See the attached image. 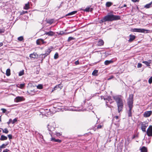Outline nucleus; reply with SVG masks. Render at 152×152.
<instances>
[{"instance_id": "39", "label": "nucleus", "mask_w": 152, "mask_h": 152, "mask_svg": "<svg viewBox=\"0 0 152 152\" xmlns=\"http://www.w3.org/2000/svg\"><path fill=\"white\" fill-rule=\"evenodd\" d=\"M25 86L24 83L20 84H19V86H18V87H19L20 88H23Z\"/></svg>"}, {"instance_id": "16", "label": "nucleus", "mask_w": 152, "mask_h": 152, "mask_svg": "<svg viewBox=\"0 0 152 152\" xmlns=\"http://www.w3.org/2000/svg\"><path fill=\"white\" fill-rule=\"evenodd\" d=\"M38 56V55L36 53H33L30 55L29 57L31 58H35Z\"/></svg>"}, {"instance_id": "26", "label": "nucleus", "mask_w": 152, "mask_h": 152, "mask_svg": "<svg viewBox=\"0 0 152 152\" xmlns=\"http://www.w3.org/2000/svg\"><path fill=\"white\" fill-rule=\"evenodd\" d=\"M9 142H7L5 143L2 144L0 146V148H5L6 146L8 144Z\"/></svg>"}, {"instance_id": "32", "label": "nucleus", "mask_w": 152, "mask_h": 152, "mask_svg": "<svg viewBox=\"0 0 152 152\" xmlns=\"http://www.w3.org/2000/svg\"><path fill=\"white\" fill-rule=\"evenodd\" d=\"M113 4V3L110 2H107L106 3V6L107 7H109Z\"/></svg>"}, {"instance_id": "56", "label": "nucleus", "mask_w": 152, "mask_h": 152, "mask_svg": "<svg viewBox=\"0 0 152 152\" xmlns=\"http://www.w3.org/2000/svg\"><path fill=\"white\" fill-rule=\"evenodd\" d=\"M113 78V76H111L108 79V80H110Z\"/></svg>"}, {"instance_id": "54", "label": "nucleus", "mask_w": 152, "mask_h": 152, "mask_svg": "<svg viewBox=\"0 0 152 152\" xmlns=\"http://www.w3.org/2000/svg\"><path fill=\"white\" fill-rule=\"evenodd\" d=\"M75 64L76 65H78L79 64V61L78 60L76 61L75 62Z\"/></svg>"}, {"instance_id": "52", "label": "nucleus", "mask_w": 152, "mask_h": 152, "mask_svg": "<svg viewBox=\"0 0 152 152\" xmlns=\"http://www.w3.org/2000/svg\"><path fill=\"white\" fill-rule=\"evenodd\" d=\"M11 122L12 123V120L11 119H10L9 120V121L7 122V123L9 125Z\"/></svg>"}, {"instance_id": "18", "label": "nucleus", "mask_w": 152, "mask_h": 152, "mask_svg": "<svg viewBox=\"0 0 152 152\" xmlns=\"http://www.w3.org/2000/svg\"><path fill=\"white\" fill-rule=\"evenodd\" d=\"M152 1H151L150 3L147 4L144 6V8L146 9H148L150 7H152Z\"/></svg>"}, {"instance_id": "63", "label": "nucleus", "mask_w": 152, "mask_h": 152, "mask_svg": "<svg viewBox=\"0 0 152 152\" xmlns=\"http://www.w3.org/2000/svg\"><path fill=\"white\" fill-rule=\"evenodd\" d=\"M136 137V136L135 135H134L133 136V137H132V138L133 139H134V138Z\"/></svg>"}, {"instance_id": "46", "label": "nucleus", "mask_w": 152, "mask_h": 152, "mask_svg": "<svg viewBox=\"0 0 152 152\" xmlns=\"http://www.w3.org/2000/svg\"><path fill=\"white\" fill-rule=\"evenodd\" d=\"M56 134L57 136L58 137L61 136L62 135V133L56 132Z\"/></svg>"}, {"instance_id": "37", "label": "nucleus", "mask_w": 152, "mask_h": 152, "mask_svg": "<svg viewBox=\"0 0 152 152\" xmlns=\"http://www.w3.org/2000/svg\"><path fill=\"white\" fill-rule=\"evenodd\" d=\"M1 129L2 130L3 133H5L6 134L8 133L9 131L7 128H5L4 129Z\"/></svg>"}, {"instance_id": "29", "label": "nucleus", "mask_w": 152, "mask_h": 152, "mask_svg": "<svg viewBox=\"0 0 152 152\" xmlns=\"http://www.w3.org/2000/svg\"><path fill=\"white\" fill-rule=\"evenodd\" d=\"M140 150L141 152H147V149L145 146H143L140 149Z\"/></svg>"}, {"instance_id": "22", "label": "nucleus", "mask_w": 152, "mask_h": 152, "mask_svg": "<svg viewBox=\"0 0 152 152\" xmlns=\"http://www.w3.org/2000/svg\"><path fill=\"white\" fill-rule=\"evenodd\" d=\"M84 10L86 12H91L93 10V9L90 7H87Z\"/></svg>"}, {"instance_id": "12", "label": "nucleus", "mask_w": 152, "mask_h": 152, "mask_svg": "<svg viewBox=\"0 0 152 152\" xmlns=\"http://www.w3.org/2000/svg\"><path fill=\"white\" fill-rule=\"evenodd\" d=\"M129 39L128 40V42H132L135 38V36L134 35L130 34L129 36Z\"/></svg>"}, {"instance_id": "1", "label": "nucleus", "mask_w": 152, "mask_h": 152, "mask_svg": "<svg viewBox=\"0 0 152 152\" xmlns=\"http://www.w3.org/2000/svg\"><path fill=\"white\" fill-rule=\"evenodd\" d=\"M121 17L120 16L114 15L112 14L107 15L104 17L101 20L102 22L107 21H111L114 20H120Z\"/></svg>"}, {"instance_id": "23", "label": "nucleus", "mask_w": 152, "mask_h": 152, "mask_svg": "<svg viewBox=\"0 0 152 152\" xmlns=\"http://www.w3.org/2000/svg\"><path fill=\"white\" fill-rule=\"evenodd\" d=\"M113 61L112 60H106L104 62V64L105 65H108V64L113 63Z\"/></svg>"}, {"instance_id": "24", "label": "nucleus", "mask_w": 152, "mask_h": 152, "mask_svg": "<svg viewBox=\"0 0 152 152\" xmlns=\"http://www.w3.org/2000/svg\"><path fill=\"white\" fill-rule=\"evenodd\" d=\"M104 42L103 40H99L97 43V45L98 46H101L102 45H103L104 44Z\"/></svg>"}, {"instance_id": "59", "label": "nucleus", "mask_w": 152, "mask_h": 152, "mask_svg": "<svg viewBox=\"0 0 152 152\" xmlns=\"http://www.w3.org/2000/svg\"><path fill=\"white\" fill-rule=\"evenodd\" d=\"M31 91H28V92L29 94H31V95H34V93H35V92H34L33 93H32V94H31V93L30 92Z\"/></svg>"}, {"instance_id": "61", "label": "nucleus", "mask_w": 152, "mask_h": 152, "mask_svg": "<svg viewBox=\"0 0 152 152\" xmlns=\"http://www.w3.org/2000/svg\"><path fill=\"white\" fill-rule=\"evenodd\" d=\"M126 4H124V5L123 6L121 7V8H123V7H126Z\"/></svg>"}, {"instance_id": "45", "label": "nucleus", "mask_w": 152, "mask_h": 152, "mask_svg": "<svg viewBox=\"0 0 152 152\" xmlns=\"http://www.w3.org/2000/svg\"><path fill=\"white\" fill-rule=\"evenodd\" d=\"M74 39V38L73 37H69L68 38V42H69L70 41H71L72 40Z\"/></svg>"}, {"instance_id": "42", "label": "nucleus", "mask_w": 152, "mask_h": 152, "mask_svg": "<svg viewBox=\"0 0 152 152\" xmlns=\"http://www.w3.org/2000/svg\"><path fill=\"white\" fill-rule=\"evenodd\" d=\"M18 39L19 41H22L23 39V37L20 36L18 38Z\"/></svg>"}, {"instance_id": "27", "label": "nucleus", "mask_w": 152, "mask_h": 152, "mask_svg": "<svg viewBox=\"0 0 152 152\" xmlns=\"http://www.w3.org/2000/svg\"><path fill=\"white\" fill-rule=\"evenodd\" d=\"M77 12V11H74L69 13L66 15V16L72 15L76 13Z\"/></svg>"}, {"instance_id": "3", "label": "nucleus", "mask_w": 152, "mask_h": 152, "mask_svg": "<svg viewBox=\"0 0 152 152\" xmlns=\"http://www.w3.org/2000/svg\"><path fill=\"white\" fill-rule=\"evenodd\" d=\"M148 31V30L144 29L137 28H132L131 30V31L132 32L146 33H147Z\"/></svg>"}, {"instance_id": "57", "label": "nucleus", "mask_w": 152, "mask_h": 152, "mask_svg": "<svg viewBox=\"0 0 152 152\" xmlns=\"http://www.w3.org/2000/svg\"><path fill=\"white\" fill-rule=\"evenodd\" d=\"M114 118L116 119V120H118V116H115L114 118Z\"/></svg>"}, {"instance_id": "53", "label": "nucleus", "mask_w": 152, "mask_h": 152, "mask_svg": "<svg viewBox=\"0 0 152 152\" xmlns=\"http://www.w3.org/2000/svg\"><path fill=\"white\" fill-rule=\"evenodd\" d=\"M9 151H10V150L9 149H6L3 151V152H8Z\"/></svg>"}, {"instance_id": "6", "label": "nucleus", "mask_w": 152, "mask_h": 152, "mask_svg": "<svg viewBox=\"0 0 152 152\" xmlns=\"http://www.w3.org/2000/svg\"><path fill=\"white\" fill-rule=\"evenodd\" d=\"M147 135L148 136H152V126H150L146 131Z\"/></svg>"}, {"instance_id": "17", "label": "nucleus", "mask_w": 152, "mask_h": 152, "mask_svg": "<svg viewBox=\"0 0 152 152\" xmlns=\"http://www.w3.org/2000/svg\"><path fill=\"white\" fill-rule=\"evenodd\" d=\"M151 60H149L148 61H143L142 63L145 64L147 66H150V64L151 63Z\"/></svg>"}, {"instance_id": "11", "label": "nucleus", "mask_w": 152, "mask_h": 152, "mask_svg": "<svg viewBox=\"0 0 152 152\" xmlns=\"http://www.w3.org/2000/svg\"><path fill=\"white\" fill-rule=\"evenodd\" d=\"M152 113L151 111L145 112L144 114V116L145 117H148L151 115Z\"/></svg>"}, {"instance_id": "40", "label": "nucleus", "mask_w": 152, "mask_h": 152, "mask_svg": "<svg viewBox=\"0 0 152 152\" xmlns=\"http://www.w3.org/2000/svg\"><path fill=\"white\" fill-rule=\"evenodd\" d=\"M58 54L57 53H56L55 54V55L54 56V59H56L58 58Z\"/></svg>"}, {"instance_id": "30", "label": "nucleus", "mask_w": 152, "mask_h": 152, "mask_svg": "<svg viewBox=\"0 0 152 152\" xmlns=\"http://www.w3.org/2000/svg\"><path fill=\"white\" fill-rule=\"evenodd\" d=\"M45 54H41L39 56V57L42 59V61L43 59L45 58L47 56Z\"/></svg>"}, {"instance_id": "55", "label": "nucleus", "mask_w": 152, "mask_h": 152, "mask_svg": "<svg viewBox=\"0 0 152 152\" xmlns=\"http://www.w3.org/2000/svg\"><path fill=\"white\" fill-rule=\"evenodd\" d=\"M101 98L102 99H104V100H106V98H107L105 97H104V96H101Z\"/></svg>"}, {"instance_id": "34", "label": "nucleus", "mask_w": 152, "mask_h": 152, "mask_svg": "<svg viewBox=\"0 0 152 152\" xmlns=\"http://www.w3.org/2000/svg\"><path fill=\"white\" fill-rule=\"evenodd\" d=\"M54 20L53 19H51L48 20H47V23L50 24H52L54 22Z\"/></svg>"}, {"instance_id": "5", "label": "nucleus", "mask_w": 152, "mask_h": 152, "mask_svg": "<svg viewBox=\"0 0 152 152\" xmlns=\"http://www.w3.org/2000/svg\"><path fill=\"white\" fill-rule=\"evenodd\" d=\"M55 124L53 123L52 124H49L47 126L48 130L50 132L54 131L55 129Z\"/></svg>"}, {"instance_id": "4", "label": "nucleus", "mask_w": 152, "mask_h": 152, "mask_svg": "<svg viewBox=\"0 0 152 152\" xmlns=\"http://www.w3.org/2000/svg\"><path fill=\"white\" fill-rule=\"evenodd\" d=\"M113 98L115 100L117 104L123 102L122 96L121 95L116 96H113Z\"/></svg>"}, {"instance_id": "9", "label": "nucleus", "mask_w": 152, "mask_h": 152, "mask_svg": "<svg viewBox=\"0 0 152 152\" xmlns=\"http://www.w3.org/2000/svg\"><path fill=\"white\" fill-rule=\"evenodd\" d=\"M46 42L44 41L42 39H38L36 41V43L37 45H40L46 43Z\"/></svg>"}, {"instance_id": "36", "label": "nucleus", "mask_w": 152, "mask_h": 152, "mask_svg": "<svg viewBox=\"0 0 152 152\" xmlns=\"http://www.w3.org/2000/svg\"><path fill=\"white\" fill-rule=\"evenodd\" d=\"M37 88L39 89H41L43 88V85L41 84H39L37 86Z\"/></svg>"}, {"instance_id": "43", "label": "nucleus", "mask_w": 152, "mask_h": 152, "mask_svg": "<svg viewBox=\"0 0 152 152\" xmlns=\"http://www.w3.org/2000/svg\"><path fill=\"white\" fill-rule=\"evenodd\" d=\"M103 126V125L102 124H99L97 126V128L98 129H100L101 128H102V127Z\"/></svg>"}, {"instance_id": "8", "label": "nucleus", "mask_w": 152, "mask_h": 152, "mask_svg": "<svg viewBox=\"0 0 152 152\" xmlns=\"http://www.w3.org/2000/svg\"><path fill=\"white\" fill-rule=\"evenodd\" d=\"M113 101L111 97L110 96H108L107 97V98H106V105L108 107H110V105H108L107 103L108 102H109L110 104H111L113 102Z\"/></svg>"}, {"instance_id": "47", "label": "nucleus", "mask_w": 152, "mask_h": 152, "mask_svg": "<svg viewBox=\"0 0 152 152\" xmlns=\"http://www.w3.org/2000/svg\"><path fill=\"white\" fill-rule=\"evenodd\" d=\"M142 64L140 63H138L137 64V67L138 68H141L142 66Z\"/></svg>"}, {"instance_id": "44", "label": "nucleus", "mask_w": 152, "mask_h": 152, "mask_svg": "<svg viewBox=\"0 0 152 152\" xmlns=\"http://www.w3.org/2000/svg\"><path fill=\"white\" fill-rule=\"evenodd\" d=\"M148 83L149 84H151L152 83V77H150L148 80Z\"/></svg>"}, {"instance_id": "41", "label": "nucleus", "mask_w": 152, "mask_h": 152, "mask_svg": "<svg viewBox=\"0 0 152 152\" xmlns=\"http://www.w3.org/2000/svg\"><path fill=\"white\" fill-rule=\"evenodd\" d=\"M18 120V118H15L12 121V124H14Z\"/></svg>"}, {"instance_id": "31", "label": "nucleus", "mask_w": 152, "mask_h": 152, "mask_svg": "<svg viewBox=\"0 0 152 152\" xmlns=\"http://www.w3.org/2000/svg\"><path fill=\"white\" fill-rule=\"evenodd\" d=\"M98 71L97 70H94L92 73V75L93 76L98 75Z\"/></svg>"}, {"instance_id": "7", "label": "nucleus", "mask_w": 152, "mask_h": 152, "mask_svg": "<svg viewBox=\"0 0 152 152\" xmlns=\"http://www.w3.org/2000/svg\"><path fill=\"white\" fill-rule=\"evenodd\" d=\"M117 104L118 107V112L119 113L123 109V102H121L118 103Z\"/></svg>"}, {"instance_id": "28", "label": "nucleus", "mask_w": 152, "mask_h": 152, "mask_svg": "<svg viewBox=\"0 0 152 152\" xmlns=\"http://www.w3.org/2000/svg\"><path fill=\"white\" fill-rule=\"evenodd\" d=\"M70 110L72 111H80L82 110L81 109H80L79 108H71L69 109Z\"/></svg>"}, {"instance_id": "35", "label": "nucleus", "mask_w": 152, "mask_h": 152, "mask_svg": "<svg viewBox=\"0 0 152 152\" xmlns=\"http://www.w3.org/2000/svg\"><path fill=\"white\" fill-rule=\"evenodd\" d=\"M10 74V69H7L6 71V75L7 76H9Z\"/></svg>"}, {"instance_id": "21", "label": "nucleus", "mask_w": 152, "mask_h": 152, "mask_svg": "<svg viewBox=\"0 0 152 152\" xmlns=\"http://www.w3.org/2000/svg\"><path fill=\"white\" fill-rule=\"evenodd\" d=\"M51 141H53L54 142H61V140H59L58 139H56L54 138L53 137L51 138Z\"/></svg>"}, {"instance_id": "58", "label": "nucleus", "mask_w": 152, "mask_h": 152, "mask_svg": "<svg viewBox=\"0 0 152 152\" xmlns=\"http://www.w3.org/2000/svg\"><path fill=\"white\" fill-rule=\"evenodd\" d=\"M133 2H138L139 1V0H131Z\"/></svg>"}, {"instance_id": "33", "label": "nucleus", "mask_w": 152, "mask_h": 152, "mask_svg": "<svg viewBox=\"0 0 152 152\" xmlns=\"http://www.w3.org/2000/svg\"><path fill=\"white\" fill-rule=\"evenodd\" d=\"M29 8V4L28 3L27 4H25V6L24 7V9L25 10H27Z\"/></svg>"}, {"instance_id": "20", "label": "nucleus", "mask_w": 152, "mask_h": 152, "mask_svg": "<svg viewBox=\"0 0 152 152\" xmlns=\"http://www.w3.org/2000/svg\"><path fill=\"white\" fill-rule=\"evenodd\" d=\"M133 107H129V110L128 111V116L129 117H131L132 115V109Z\"/></svg>"}, {"instance_id": "49", "label": "nucleus", "mask_w": 152, "mask_h": 152, "mask_svg": "<svg viewBox=\"0 0 152 152\" xmlns=\"http://www.w3.org/2000/svg\"><path fill=\"white\" fill-rule=\"evenodd\" d=\"M5 30L4 28L1 29L0 28V33L4 32Z\"/></svg>"}, {"instance_id": "14", "label": "nucleus", "mask_w": 152, "mask_h": 152, "mask_svg": "<svg viewBox=\"0 0 152 152\" xmlns=\"http://www.w3.org/2000/svg\"><path fill=\"white\" fill-rule=\"evenodd\" d=\"M45 34L48 35V36H52L55 34V33L53 31H50L48 32H46L45 33Z\"/></svg>"}, {"instance_id": "48", "label": "nucleus", "mask_w": 152, "mask_h": 152, "mask_svg": "<svg viewBox=\"0 0 152 152\" xmlns=\"http://www.w3.org/2000/svg\"><path fill=\"white\" fill-rule=\"evenodd\" d=\"M119 121H118V122L117 123H114V124L116 125V126L117 127H118L119 126V123L118 122Z\"/></svg>"}, {"instance_id": "13", "label": "nucleus", "mask_w": 152, "mask_h": 152, "mask_svg": "<svg viewBox=\"0 0 152 152\" xmlns=\"http://www.w3.org/2000/svg\"><path fill=\"white\" fill-rule=\"evenodd\" d=\"M147 126L145 124H142L141 129L142 131L143 132H146L145 129L147 127Z\"/></svg>"}, {"instance_id": "50", "label": "nucleus", "mask_w": 152, "mask_h": 152, "mask_svg": "<svg viewBox=\"0 0 152 152\" xmlns=\"http://www.w3.org/2000/svg\"><path fill=\"white\" fill-rule=\"evenodd\" d=\"M1 110H2L3 113H5L7 111V110L4 108H1Z\"/></svg>"}, {"instance_id": "25", "label": "nucleus", "mask_w": 152, "mask_h": 152, "mask_svg": "<svg viewBox=\"0 0 152 152\" xmlns=\"http://www.w3.org/2000/svg\"><path fill=\"white\" fill-rule=\"evenodd\" d=\"M7 139V137L4 135H1V136L0 140H1L3 141L6 140Z\"/></svg>"}, {"instance_id": "60", "label": "nucleus", "mask_w": 152, "mask_h": 152, "mask_svg": "<svg viewBox=\"0 0 152 152\" xmlns=\"http://www.w3.org/2000/svg\"><path fill=\"white\" fill-rule=\"evenodd\" d=\"M64 33V32H63V31H61V32H60L59 34H63Z\"/></svg>"}, {"instance_id": "64", "label": "nucleus", "mask_w": 152, "mask_h": 152, "mask_svg": "<svg viewBox=\"0 0 152 152\" xmlns=\"http://www.w3.org/2000/svg\"><path fill=\"white\" fill-rule=\"evenodd\" d=\"M1 116H0V121H1Z\"/></svg>"}, {"instance_id": "2", "label": "nucleus", "mask_w": 152, "mask_h": 152, "mask_svg": "<svg viewBox=\"0 0 152 152\" xmlns=\"http://www.w3.org/2000/svg\"><path fill=\"white\" fill-rule=\"evenodd\" d=\"M133 95L130 94L128 99L127 104L129 107H133Z\"/></svg>"}, {"instance_id": "15", "label": "nucleus", "mask_w": 152, "mask_h": 152, "mask_svg": "<svg viewBox=\"0 0 152 152\" xmlns=\"http://www.w3.org/2000/svg\"><path fill=\"white\" fill-rule=\"evenodd\" d=\"M63 87V86L61 84H59L58 85H57L54 88V90H56L58 88L60 89H61Z\"/></svg>"}, {"instance_id": "51", "label": "nucleus", "mask_w": 152, "mask_h": 152, "mask_svg": "<svg viewBox=\"0 0 152 152\" xmlns=\"http://www.w3.org/2000/svg\"><path fill=\"white\" fill-rule=\"evenodd\" d=\"M8 137L10 139H12V136L11 134L8 135Z\"/></svg>"}, {"instance_id": "38", "label": "nucleus", "mask_w": 152, "mask_h": 152, "mask_svg": "<svg viewBox=\"0 0 152 152\" xmlns=\"http://www.w3.org/2000/svg\"><path fill=\"white\" fill-rule=\"evenodd\" d=\"M24 74V70H22L20 71L19 73V76H21L23 75Z\"/></svg>"}, {"instance_id": "19", "label": "nucleus", "mask_w": 152, "mask_h": 152, "mask_svg": "<svg viewBox=\"0 0 152 152\" xmlns=\"http://www.w3.org/2000/svg\"><path fill=\"white\" fill-rule=\"evenodd\" d=\"M53 48H48L45 51V53L46 55L47 56L48 55H49L51 51L52 50L51 49Z\"/></svg>"}, {"instance_id": "10", "label": "nucleus", "mask_w": 152, "mask_h": 152, "mask_svg": "<svg viewBox=\"0 0 152 152\" xmlns=\"http://www.w3.org/2000/svg\"><path fill=\"white\" fill-rule=\"evenodd\" d=\"M15 101L16 102H18L24 100V98L21 96H17L15 98Z\"/></svg>"}, {"instance_id": "62", "label": "nucleus", "mask_w": 152, "mask_h": 152, "mask_svg": "<svg viewBox=\"0 0 152 152\" xmlns=\"http://www.w3.org/2000/svg\"><path fill=\"white\" fill-rule=\"evenodd\" d=\"M3 45V44L2 43V42L0 43V47L2 46Z\"/></svg>"}]
</instances>
